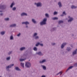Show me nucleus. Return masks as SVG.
I'll return each mask as SVG.
<instances>
[{"label":"nucleus","instance_id":"1","mask_svg":"<svg viewBox=\"0 0 77 77\" xmlns=\"http://www.w3.org/2000/svg\"><path fill=\"white\" fill-rule=\"evenodd\" d=\"M47 18H45L43 20L40 22V24L41 26L42 25H45L47 23Z\"/></svg>","mask_w":77,"mask_h":77},{"label":"nucleus","instance_id":"2","mask_svg":"<svg viewBox=\"0 0 77 77\" xmlns=\"http://www.w3.org/2000/svg\"><path fill=\"white\" fill-rule=\"evenodd\" d=\"M14 66V64H10L8 66H7L6 67V70L7 71H10V70L9 68H11L12 66Z\"/></svg>","mask_w":77,"mask_h":77},{"label":"nucleus","instance_id":"3","mask_svg":"<svg viewBox=\"0 0 77 77\" xmlns=\"http://www.w3.org/2000/svg\"><path fill=\"white\" fill-rule=\"evenodd\" d=\"M38 35V33L36 32L34 33L33 35V38H34L35 40H38L39 39V37Z\"/></svg>","mask_w":77,"mask_h":77},{"label":"nucleus","instance_id":"4","mask_svg":"<svg viewBox=\"0 0 77 77\" xmlns=\"http://www.w3.org/2000/svg\"><path fill=\"white\" fill-rule=\"evenodd\" d=\"M22 24H25V25H26L25 28L26 29H28V27H29V26H28V25H27L30 24V23L27 21H26V22H22Z\"/></svg>","mask_w":77,"mask_h":77},{"label":"nucleus","instance_id":"5","mask_svg":"<svg viewBox=\"0 0 77 77\" xmlns=\"http://www.w3.org/2000/svg\"><path fill=\"white\" fill-rule=\"evenodd\" d=\"M34 5L36 6L37 7H42V4L41 2L37 3L35 2L34 3Z\"/></svg>","mask_w":77,"mask_h":77},{"label":"nucleus","instance_id":"6","mask_svg":"<svg viewBox=\"0 0 77 77\" xmlns=\"http://www.w3.org/2000/svg\"><path fill=\"white\" fill-rule=\"evenodd\" d=\"M25 66L26 68H30L31 66V63L29 62H27L25 63Z\"/></svg>","mask_w":77,"mask_h":77},{"label":"nucleus","instance_id":"7","mask_svg":"<svg viewBox=\"0 0 77 77\" xmlns=\"http://www.w3.org/2000/svg\"><path fill=\"white\" fill-rule=\"evenodd\" d=\"M68 18H69V20H68V23H69L70 22V23L72 22V21H73L74 19L73 18V17H71L70 16L68 17Z\"/></svg>","mask_w":77,"mask_h":77},{"label":"nucleus","instance_id":"8","mask_svg":"<svg viewBox=\"0 0 77 77\" xmlns=\"http://www.w3.org/2000/svg\"><path fill=\"white\" fill-rule=\"evenodd\" d=\"M6 8V5H3L0 6V9H5Z\"/></svg>","mask_w":77,"mask_h":77},{"label":"nucleus","instance_id":"9","mask_svg":"<svg viewBox=\"0 0 77 77\" xmlns=\"http://www.w3.org/2000/svg\"><path fill=\"white\" fill-rule=\"evenodd\" d=\"M67 44V43L66 42H64L63 43L61 46V49H63L64 48V47H65V45H66Z\"/></svg>","mask_w":77,"mask_h":77},{"label":"nucleus","instance_id":"10","mask_svg":"<svg viewBox=\"0 0 77 77\" xmlns=\"http://www.w3.org/2000/svg\"><path fill=\"white\" fill-rule=\"evenodd\" d=\"M36 54H37L38 55V56H43L44 55V54H43L42 53V52L41 51H39L38 52L36 53Z\"/></svg>","mask_w":77,"mask_h":77},{"label":"nucleus","instance_id":"11","mask_svg":"<svg viewBox=\"0 0 77 77\" xmlns=\"http://www.w3.org/2000/svg\"><path fill=\"white\" fill-rule=\"evenodd\" d=\"M21 17H23V16H27V14L26 13L23 12L20 14Z\"/></svg>","mask_w":77,"mask_h":77},{"label":"nucleus","instance_id":"12","mask_svg":"<svg viewBox=\"0 0 77 77\" xmlns=\"http://www.w3.org/2000/svg\"><path fill=\"white\" fill-rule=\"evenodd\" d=\"M47 62V60L45 59L43 60L42 61H40L39 62V63H45V62Z\"/></svg>","mask_w":77,"mask_h":77},{"label":"nucleus","instance_id":"13","mask_svg":"<svg viewBox=\"0 0 77 77\" xmlns=\"http://www.w3.org/2000/svg\"><path fill=\"white\" fill-rule=\"evenodd\" d=\"M17 26V24L16 23L10 25V27H15Z\"/></svg>","mask_w":77,"mask_h":77},{"label":"nucleus","instance_id":"14","mask_svg":"<svg viewBox=\"0 0 77 77\" xmlns=\"http://www.w3.org/2000/svg\"><path fill=\"white\" fill-rule=\"evenodd\" d=\"M26 50V47H22L19 49V50L20 51H24V50Z\"/></svg>","mask_w":77,"mask_h":77},{"label":"nucleus","instance_id":"15","mask_svg":"<svg viewBox=\"0 0 77 77\" xmlns=\"http://www.w3.org/2000/svg\"><path fill=\"white\" fill-rule=\"evenodd\" d=\"M58 5L59 6V8H62V3L61 2H59L58 3Z\"/></svg>","mask_w":77,"mask_h":77},{"label":"nucleus","instance_id":"16","mask_svg":"<svg viewBox=\"0 0 77 77\" xmlns=\"http://www.w3.org/2000/svg\"><path fill=\"white\" fill-rule=\"evenodd\" d=\"M72 50V48H70V47H67L66 49V50L67 51H71Z\"/></svg>","mask_w":77,"mask_h":77},{"label":"nucleus","instance_id":"17","mask_svg":"<svg viewBox=\"0 0 77 77\" xmlns=\"http://www.w3.org/2000/svg\"><path fill=\"white\" fill-rule=\"evenodd\" d=\"M41 67L44 70H46V69H47V67H46V66H44L43 65H41Z\"/></svg>","mask_w":77,"mask_h":77},{"label":"nucleus","instance_id":"18","mask_svg":"<svg viewBox=\"0 0 77 77\" xmlns=\"http://www.w3.org/2000/svg\"><path fill=\"white\" fill-rule=\"evenodd\" d=\"M27 54H25L22 56V58H24V59L25 58H26V57L27 56Z\"/></svg>","mask_w":77,"mask_h":77},{"label":"nucleus","instance_id":"19","mask_svg":"<svg viewBox=\"0 0 77 77\" xmlns=\"http://www.w3.org/2000/svg\"><path fill=\"white\" fill-rule=\"evenodd\" d=\"M72 68H73V66H70L67 69V70H66V72H68V71H69V69H72Z\"/></svg>","mask_w":77,"mask_h":77},{"label":"nucleus","instance_id":"20","mask_svg":"<svg viewBox=\"0 0 77 77\" xmlns=\"http://www.w3.org/2000/svg\"><path fill=\"white\" fill-rule=\"evenodd\" d=\"M14 69L15 70H16V71H21V69H20V68H19V67H15Z\"/></svg>","mask_w":77,"mask_h":77},{"label":"nucleus","instance_id":"21","mask_svg":"<svg viewBox=\"0 0 77 77\" xmlns=\"http://www.w3.org/2000/svg\"><path fill=\"white\" fill-rule=\"evenodd\" d=\"M15 2H13L10 5V8H13V6L15 5Z\"/></svg>","mask_w":77,"mask_h":77},{"label":"nucleus","instance_id":"22","mask_svg":"<svg viewBox=\"0 0 77 77\" xmlns=\"http://www.w3.org/2000/svg\"><path fill=\"white\" fill-rule=\"evenodd\" d=\"M71 9H75L77 8V6H75L74 5H72L71 6Z\"/></svg>","mask_w":77,"mask_h":77},{"label":"nucleus","instance_id":"23","mask_svg":"<svg viewBox=\"0 0 77 77\" xmlns=\"http://www.w3.org/2000/svg\"><path fill=\"white\" fill-rule=\"evenodd\" d=\"M58 23L59 24H60L63 23V21L62 20H59L58 21Z\"/></svg>","mask_w":77,"mask_h":77},{"label":"nucleus","instance_id":"24","mask_svg":"<svg viewBox=\"0 0 77 77\" xmlns=\"http://www.w3.org/2000/svg\"><path fill=\"white\" fill-rule=\"evenodd\" d=\"M76 54H77V51L75 50L72 53V55H73V56H74V55Z\"/></svg>","mask_w":77,"mask_h":77},{"label":"nucleus","instance_id":"25","mask_svg":"<svg viewBox=\"0 0 77 77\" xmlns=\"http://www.w3.org/2000/svg\"><path fill=\"white\" fill-rule=\"evenodd\" d=\"M32 23H33L34 24H35V23H36V20H35V19H32Z\"/></svg>","mask_w":77,"mask_h":77},{"label":"nucleus","instance_id":"26","mask_svg":"<svg viewBox=\"0 0 77 77\" xmlns=\"http://www.w3.org/2000/svg\"><path fill=\"white\" fill-rule=\"evenodd\" d=\"M5 33H6V32L5 31H2L0 32V34H1L2 35H4L5 34Z\"/></svg>","mask_w":77,"mask_h":77},{"label":"nucleus","instance_id":"27","mask_svg":"<svg viewBox=\"0 0 77 77\" xmlns=\"http://www.w3.org/2000/svg\"><path fill=\"white\" fill-rule=\"evenodd\" d=\"M56 30V28H53L51 29V32H53V31H54Z\"/></svg>","mask_w":77,"mask_h":77},{"label":"nucleus","instance_id":"28","mask_svg":"<svg viewBox=\"0 0 77 77\" xmlns=\"http://www.w3.org/2000/svg\"><path fill=\"white\" fill-rule=\"evenodd\" d=\"M26 58H25L24 59H21L20 58L19 59V60L20 61V62H23V61H24L25 60H26Z\"/></svg>","mask_w":77,"mask_h":77},{"label":"nucleus","instance_id":"29","mask_svg":"<svg viewBox=\"0 0 77 77\" xmlns=\"http://www.w3.org/2000/svg\"><path fill=\"white\" fill-rule=\"evenodd\" d=\"M20 65L23 68H24V63H20Z\"/></svg>","mask_w":77,"mask_h":77},{"label":"nucleus","instance_id":"30","mask_svg":"<svg viewBox=\"0 0 77 77\" xmlns=\"http://www.w3.org/2000/svg\"><path fill=\"white\" fill-rule=\"evenodd\" d=\"M59 74H60V75L61 74H62V72L60 71L59 72L56 74V75H58Z\"/></svg>","mask_w":77,"mask_h":77},{"label":"nucleus","instance_id":"31","mask_svg":"<svg viewBox=\"0 0 77 77\" xmlns=\"http://www.w3.org/2000/svg\"><path fill=\"white\" fill-rule=\"evenodd\" d=\"M52 20H58V17H53L52 18Z\"/></svg>","mask_w":77,"mask_h":77},{"label":"nucleus","instance_id":"32","mask_svg":"<svg viewBox=\"0 0 77 77\" xmlns=\"http://www.w3.org/2000/svg\"><path fill=\"white\" fill-rule=\"evenodd\" d=\"M45 16L46 17H47V18H49V14L47 13H46L45 14Z\"/></svg>","mask_w":77,"mask_h":77},{"label":"nucleus","instance_id":"33","mask_svg":"<svg viewBox=\"0 0 77 77\" xmlns=\"http://www.w3.org/2000/svg\"><path fill=\"white\" fill-rule=\"evenodd\" d=\"M33 50L34 51H37L38 50V49L37 48H36V47H34L33 48Z\"/></svg>","mask_w":77,"mask_h":77},{"label":"nucleus","instance_id":"34","mask_svg":"<svg viewBox=\"0 0 77 77\" xmlns=\"http://www.w3.org/2000/svg\"><path fill=\"white\" fill-rule=\"evenodd\" d=\"M10 40H14V37L13 35H11L10 37Z\"/></svg>","mask_w":77,"mask_h":77},{"label":"nucleus","instance_id":"35","mask_svg":"<svg viewBox=\"0 0 77 77\" xmlns=\"http://www.w3.org/2000/svg\"><path fill=\"white\" fill-rule=\"evenodd\" d=\"M6 59L7 60H10L11 59V57L9 56L7 57Z\"/></svg>","mask_w":77,"mask_h":77},{"label":"nucleus","instance_id":"36","mask_svg":"<svg viewBox=\"0 0 77 77\" xmlns=\"http://www.w3.org/2000/svg\"><path fill=\"white\" fill-rule=\"evenodd\" d=\"M40 43L39 42H37L36 44L35 45V46L36 47H38L39 46V45H40Z\"/></svg>","mask_w":77,"mask_h":77},{"label":"nucleus","instance_id":"37","mask_svg":"<svg viewBox=\"0 0 77 77\" xmlns=\"http://www.w3.org/2000/svg\"><path fill=\"white\" fill-rule=\"evenodd\" d=\"M16 8L15 7H14L12 9V11H15V10L16 9Z\"/></svg>","mask_w":77,"mask_h":77},{"label":"nucleus","instance_id":"38","mask_svg":"<svg viewBox=\"0 0 77 77\" xmlns=\"http://www.w3.org/2000/svg\"><path fill=\"white\" fill-rule=\"evenodd\" d=\"M12 51H10L8 53V55H10L11 54H12Z\"/></svg>","mask_w":77,"mask_h":77},{"label":"nucleus","instance_id":"39","mask_svg":"<svg viewBox=\"0 0 77 77\" xmlns=\"http://www.w3.org/2000/svg\"><path fill=\"white\" fill-rule=\"evenodd\" d=\"M51 45L52 46H54V45H56V43H51Z\"/></svg>","mask_w":77,"mask_h":77},{"label":"nucleus","instance_id":"40","mask_svg":"<svg viewBox=\"0 0 77 77\" xmlns=\"http://www.w3.org/2000/svg\"><path fill=\"white\" fill-rule=\"evenodd\" d=\"M58 13H57V12L56 11L54 12V15H57V14Z\"/></svg>","mask_w":77,"mask_h":77},{"label":"nucleus","instance_id":"41","mask_svg":"<svg viewBox=\"0 0 77 77\" xmlns=\"http://www.w3.org/2000/svg\"><path fill=\"white\" fill-rule=\"evenodd\" d=\"M5 21H9V18H6L5 19Z\"/></svg>","mask_w":77,"mask_h":77},{"label":"nucleus","instance_id":"42","mask_svg":"<svg viewBox=\"0 0 77 77\" xmlns=\"http://www.w3.org/2000/svg\"><path fill=\"white\" fill-rule=\"evenodd\" d=\"M65 52L64 51H62L61 52V54H63V55H65Z\"/></svg>","mask_w":77,"mask_h":77},{"label":"nucleus","instance_id":"43","mask_svg":"<svg viewBox=\"0 0 77 77\" xmlns=\"http://www.w3.org/2000/svg\"><path fill=\"white\" fill-rule=\"evenodd\" d=\"M74 66H75L76 67H77V63H75L74 65Z\"/></svg>","mask_w":77,"mask_h":77},{"label":"nucleus","instance_id":"44","mask_svg":"<svg viewBox=\"0 0 77 77\" xmlns=\"http://www.w3.org/2000/svg\"><path fill=\"white\" fill-rule=\"evenodd\" d=\"M40 46H42V47H43V46H44V45H43V44L42 43V44H40Z\"/></svg>","mask_w":77,"mask_h":77},{"label":"nucleus","instance_id":"45","mask_svg":"<svg viewBox=\"0 0 77 77\" xmlns=\"http://www.w3.org/2000/svg\"><path fill=\"white\" fill-rule=\"evenodd\" d=\"M20 35H21V33H19L17 35V36H18V37H19V36H20Z\"/></svg>","mask_w":77,"mask_h":77},{"label":"nucleus","instance_id":"46","mask_svg":"<svg viewBox=\"0 0 77 77\" xmlns=\"http://www.w3.org/2000/svg\"><path fill=\"white\" fill-rule=\"evenodd\" d=\"M63 14H65V15H66V14L65 13V11L63 12Z\"/></svg>","mask_w":77,"mask_h":77},{"label":"nucleus","instance_id":"47","mask_svg":"<svg viewBox=\"0 0 77 77\" xmlns=\"http://www.w3.org/2000/svg\"><path fill=\"white\" fill-rule=\"evenodd\" d=\"M64 16V15H63V14L60 15L61 17H63V16Z\"/></svg>","mask_w":77,"mask_h":77},{"label":"nucleus","instance_id":"48","mask_svg":"<svg viewBox=\"0 0 77 77\" xmlns=\"http://www.w3.org/2000/svg\"><path fill=\"white\" fill-rule=\"evenodd\" d=\"M3 15V13H1L0 14V15L1 16H2V15Z\"/></svg>","mask_w":77,"mask_h":77},{"label":"nucleus","instance_id":"49","mask_svg":"<svg viewBox=\"0 0 77 77\" xmlns=\"http://www.w3.org/2000/svg\"><path fill=\"white\" fill-rule=\"evenodd\" d=\"M72 36H74V34H72Z\"/></svg>","mask_w":77,"mask_h":77},{"label":"nucleus","instance_id":"50","mask_svg":"<svg viewBox=\"0 0 77 77\" xmlns=\"http://www.w3.org/2000/svg\"><path fill=\"white\" fill-rule=\"evenodd\" d=\"M41 77H45V75H42Z\"/></svg>","mask_w":77,"mask_h":77},{"label":"nucleus","instance_id":"51","mask_svg":"<svg viewBox=\"0 0 77 77\" xmlns=\"http://www.w3.org/2000/svg\"><path fill=\"white\" fill-rule=\"evenodd\" d=\"M3 12V11L0 10V12Z\"/></svg>","mask_w":77,"mask_h":77},{"label":"nucleus","instance_id":"52","mask_svg":"<svg viewBox=\"0 0 77 77\" xmlns=\"http://www.w3.org/2000/svg\"><path fill=\"white\" fill-rule=\"evenodd\" d=\"M0 77H2V76H0Z\"/></svg>","mask_w":77,"mask_h":77}]
</instances>
